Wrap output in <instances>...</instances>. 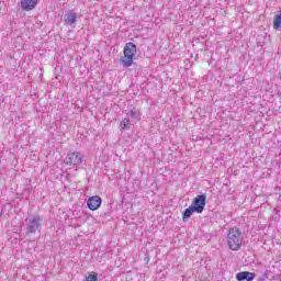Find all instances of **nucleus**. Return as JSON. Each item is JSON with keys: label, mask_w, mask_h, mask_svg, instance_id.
Listing matches in <instances>:
<instances>
[{"label": "nucleus", "mask_w": 281, "mask_h": 281, "mask_svg": "<svg viewBox=\"0 0 281 281\" xmlns=\"http://www.w3.org/2000/svg\"><path fill=\"white\" fill-rule=\"evenodd\" d=\"M243 233L240 232V228L233 227L229 228L227 234V245L232 251H238L240 247H243Z\"/></svg>", "instance_id": "nucleus-1"}, {"label": "nucleus", "mask_w": 281, "mask_h": 281, "mask_svg": "<svg viewBox=\"0 0 281 281\" xmlns=\"http://www.w3.org/2000/svg\"><path fill=\"white\" fill-rule=\"evenodd\" d=\"M124 57L121 58V65L124 69H128V67L133 66V60L135 55L137 54V45L133 42H128L125 44L123 48Z\"/></svg>", "instance_id": "nucleus-2"}, {"label": "nucleus", "mask_w": 281, "mask_h": 281, "mask_svg": "<svg viewBox=\"0 0 281 281\" xmlns=\"http://www.w3.org/2000/svg\"><path fill=\"white\" fill-rule=\"evenodd\" d=\"M24 223H26L25 224L26 236H32V234H36V232H41L43 227V217L36 214L30 218H25Z\"/></svg>", "instance_id": "nucleus-3"}, {"label": "nucleus", "mask_w": 281, "mask_h": 281, "mask_svg": "<svg viewBox=\"0 0 281 281\" xmlns=\"http://www.w3.org/2000/svg\"><path fill=\"white\" fill-rule=\"evenodd\" d=\"M85 161V156L80 151H69L64 160L66 166H82Z\"/></svg>", "instance_id": "nucleus-4"}, {"label": "nucleus", "mask_w": 281, "mask_h": 281, "mask_svg": "<svg viewBox=\"0 0 281 281\" xmlns=\"http://www.w3.org/2000/svg\"><path fill=\"white\" fill-rule=\"evenodd\" d=\"M206 203H207V195L199 194L193 199L191 206L196 211V214H203Z\"/></svg>", "instance_id": "nucleus-5"}, {"label": "nucleus", "mask_w": 281, "mask_h": 281, "mask_svg": "<svg viewBox=\"0 0 281 281\" xmlns=\"http://www.w3.org/2000/svg\"><path fill=\"white\" fill-rule=\"evenodd\" d=\"M102 205V198L99 195H92L87 201V207L91 210V212H95V210H100Z\"/></svg>", "instance_id": "nucleus-6"}, {"label": "nucleus", "mask_w": 281, "mask_h": 281, "mask_svg": "<svg viewBox=\"0 0 281 281\" xmlns=\"http://www.w3.org/2000/svg\"><path fill=\"white\" fill-rule=\"evenodd\" d=\"M66 25H69L70 27H76V23L78 22V13L74 10L67 11V13L64 15Z\"/></svg>", "instance_id": "nucleus-7"}, {"label": "nucleus", "mask_w": 281, "mask_h": 281, "mask_svg": "<svg viewBox=\"0 0 281 281\" xmlns=\"http://www.w3.org/2000/svg\"><path fill=\"white\" fill-rule=\"evenodd\" d=\"M256 273L249 271H241L236 273L237 281H254Z\"/></svg>", "instance_id": "nucleus-8"}, {"label": "nucleus", "mask_w": 281, "mask_h": 281, "mask_svg": "<svg viewBox=\"0 0 281 281\" xmlns=\"http://www.w3.org/2000/svg\"><path fill=\"white\" fill-rule=\"evenodd\" d=\"M38 5V0H21V8L25 12H30V10H34Z\"/></svg>", "instance_id": "nucleus-9"}, {"label": "nucleus", "mask_w": 281, "mask_h": 281, "mask_svg": "<svg viewBox=\"0 0 281 281\" xmlns=\"http://www.w3.org/2000/svg\"><path fill=\"white\" fill-rule=\"evenodd\" d=\"M128 111L130 112L126 113V115H130V117H132V120H136V121L142 120V111H139V109L135 108V105H130Z\"/></svg>", "instance_id": "nucleus-10"}, {"label": "nucleus", "mask_w": 281, "mask_h": 281, "mask_svg": "<svg viewBox=\"0 0 281 281\" xmlns=\"http://www.w3.org/2000/svg\"><path fill=\"white\" fill-rule=\"evenodd\" d=\"M194 213L196 214V211L192 207V205H190L182 212V221H188Z\"/></svg>", "instance_id": "nucleus-11"}, {"label": "nucleus", "mask_w": 281, "mask_h": 281, "mask_svg": "<svg viewBox=\"0 0 281 281\" xmlns=\"http://www.w3.org/2000/svg\"><path fill=\"white\" fill-rule=\"evenodd\" d=\"M121 130L122 131H131V119L125 117L121 121Z\"/></svg>", "instance_id": "nucleus-12"}, {"label": "nucleus", "mask_w": 281, "mask_h": 281, "mask_svg": "<svg viewBox=\"0 0 281 281\" xmlns=\"http://www.w3.org/2000/svg\"><path fill=\"white\" fill-rule=\"evenodd\" d=\"M280 27H281V11H280L279 14H277L274 16V21H273V29L274 30H280Z\"/></svg>", "instance_id": "nucleus-13"}, {"label": "nucleus", "mask_w": 281, "mask_h": 281, "mask_svg": "<svg viewBox=\"0 0 281 281\" xmlns=\"http://www.w3.org/2000/svg\"><path fill=\"white\" fill-rule=\"evenodd\" d=\"M83 281H98V273L97 272L90 273L88 277H86V280Z\"/></svg>", "instance_id": "nucleus-14"}, {"label": "nucleus", "mask_w": 281, "mask_h": 281, "mask_svg": "<svg viewBox=\"0 0 281 281\" xmlns=\"http://www.w3.org/2000/svg\"><path fill=\"white\" fill-rule=\"evenodd\" d=\"M145 261L150 262V258L149 257H145Z\"/></svg>", "instance_id": "nucleus-15"}, {"label": "nucleus", "mask_w": 281, "mask_h": 281, "mask_svg": "<svg viewBox=\"0 0 281 281\" xmlns=\"http://www.w3.org/2000/svg\"><path fill=\"white\" fill-rule=\"evenodd\" d=\"M202 281H210V280H202Z\"/></svg>", "instance_id": "nucleus-16"}]
</instances>
